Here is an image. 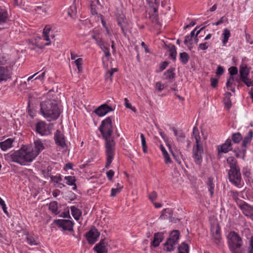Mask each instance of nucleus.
<instances>
[{
    "label": "nucleus",
    "mask_w": 253,
    "mask_h": 253,
    "mask_svg": "<svg viewBox=\"0 0 253 253\" xmlns=\"http://www.w3.org/2000/svg\"><path fill=\"white\" fill-rule=\"evenodd\" d=\"M42 141L38 139L34 141V148L23 146L19 150L15 151L10 155L12 161L22 166L31 163L44 149Z\"/></svg>",
    "instance_id": "1"
},
{
    "label": "nucleus",
    "mask_w": 253,
    "mask_h": 253,
    "mask_svg": "<svg viewBox=\"0 0 253 253\" xmlns=\"http://www.w3.org/2000/svg\"><path fill=\"white\" fill-rule=\"evenodd\" d=\"M99 130L105 140V153L107 157L105 167L108 168L114 159L116 145L114 139L112 137L113 126L111 117H108L102 121Z\"/></svg>",
    "instance_id": "2"
},
{
    "label": "nucleus",
    "mask_w": 253,
    "mask_h": 253,
    "mask_svg": "<svg viewBox=\"0 0 253 253\" xmlns=\"http://www.w3.org/2000/svg\"><path fill=\"white\" fill-rule=\"evenodd\" d=\"M40 111L41 114L49 121L56 120L61 113L57 102L54 99L47 97L40 103Z\"/></svg>",
    "instance_id": "3"
},
{
    "label": "nucleus",
    "mask_w": 253,
    "mask_h": 253,
    "mask_svg": "<svg viewBox=\"0 0 253 253\" xmlns=\"http://www.w3.org/2000/svg\"><path fill=\"white\" fill-rule=\"evenodd\" d=\"M193 135L195 139L196 145L193 147V159L197 165H200L202 162L203 149L201 141V136L198 129L196 127L193 128Z\"/></svg>",
    "instance_id": "4"
},
{
    "label": "nucleus",
    "mask_w": 253,
    "mask_h": 253,
    "mask_svg": "<svg viewBox=\"0 0 253 253\" xmlns=\"http://www.w3.org/2000/svg\"><path fill=\"white\" fill-rule=\"evenodd\" d=\"M227 238L230 251L233 253H241L242 241L239 235L234 231H230Z\"/></svg>",
    "instance_id": "5"
},
{
    "label": "nucleus",
    "mask_w": 253,
    "mask_h": 253,
    "mask_svg": "<svg viewBox=\"0 0 253 253\" xmlns=\"http://www.w3.org/2000/svg\"><path fill=\"white\" fill-rule=\"evenodd\" d=\"M179 234V232L178 230H173L170 233L169 238L164 244L166 251L171 252L174 250V246L178 243Z\"/></svg>",
    "instance_id": "6"
},
{
    "label": "nucleus",
    "mask_w": 253,
    "mask_h": 253,
    "mask_svg": "<svg viewBox=\"0 0 253 253\" xmlns=\"http://www.w3.org/2000/svg\"><path fill=\"white\" fill-rule=\"evenodd\" d=\"M228 177L230 182L238 188L242 187L243 181L242 180L240 169L229 170Z\"/></svg>",
    "instance_id": "7"
},
{
    "label": "nucleus",
    "mask_w": 253,
    "mask_h": 253,
    "mask_svg": "<svg viewBox=\"0 0 253 253\" xmlns=\"http://www.w3.org/2000/svg\"><path fill=\"white\" fill-rule=\"evenodd\" d=\"M250 73V69L245 64H242L239 69L240 76L242 81L247 86H253V81H251L248 78Z\"/></svg>",
    "instance_id": "8"
},
{
    "label": "nucleus",
    "mask_w": 253,
    "mask_h": 253,
    "mask_svg": "<svg viewBox=\"0 0 253 253\" xmlns=\"http://www.w3.org/2000/svg\"><path fill=\"white\" fill-rule=\"evenodd\" d=\"M56 225L63 229V230L71 231L73 230L74 223L68 219H57L55 220Z\"/></svg>",
    "instance_id": "9"
},
{
    "label": "nucleus",
    "mask_w": 253,
    "mask_h": 253,
    "mask_svg": "<svg viewBox=\"0 0 253 253\" xmlns=\"http://www.w3.org/2000/svg\"><path fill=\"white\" fill-rule=\"evenodd\" d=\"M100 233L95 228H91L86 234V237L89 244H93L97 241Z\"/></svg>",
    "instance_id": "10"
},
{
    "label": "nucleus",
    "mask_w": 253,
    "mask_h": 253,
    "mask_svg": "<svg viewBox=\"0 0 253 253\" xmlns=\"http://www.w3.org/2000/svg\"><path fill=\"white\" fill-rule=\"evenodd\" d=\"M54 139L55 144L61 148H64L66 144L65 143V137L61 131L57 130L54 133Z\"/></svg>",
    "instance_id": "11"
},
{
    "label": "nucleus",
    "mask_w": 253,
    "mask_h": 253,
    "mask_svg": "<svg viewBox=\"0 0 253 253\" xmlns=\"http://www.w3.org/2000/svg\"><path fill=\"white\" fill-rule=\"evenodd\" d=\"M114 110L110 106L106 104H104L97 108H96L94 112L99 117H102L105 116L108 113L113 111Z\"/></svg>",
    "instance_id": "12"
},
{
    "label": "nucleus",
    "mask_w": 253,
    "mask_h": 253,
    "mask_svg": "<svg viewBox=\"0 0 253 253\" xmlns=\"http://www.w3.org/2000/svg\"><path fill=\"white\" fill-rule=\"evenodd\" d=\"M211 233L214 239L218 242L221 239L220 228L217 222H215L211 225Z\"/></svg>",
    "instance_id": "13"
},
{
    "label": "nucleus",
    "mask_w": 253,
    "mask_h": 253,
    "mask_svg": "<svg viewBox=\"0 0 253 253\" xmlns=\"http://www.w3.org/2000/svg\"><path fill=\"white\" fill-rule=\"evenodd\" d=\"M242 81L241 77H234V76H230L226 83V86L228 89L231 90L232 92L235 91V86L236 84L240 83Z\"/></svg>",
    "instance_id": "14"
},
{
    "label": "nucleus",
    "mask_w": 253,
    "mask_h": 253,
    "mask_svg": "<svg viewBox=\"0 0 253 253\" xmlns=\"http://www.w3.org/2000/svg\"><path fill=\"white\" fill-rule=\"evenodd\" d=\"M107 246L108 243L105 239H103L95 245L93 250L97 253H106L108 252Z\"/></svg>",
    "instance_id": "15"
},
{
    "label": "nucleus",
    "mask_w": 253,
    "mask_h": 253,
    "mask_svg": "<svg viewBox=\"0 0 253 253\" xmlns=\"http://www.w3.org/2000/svg\"><path fill=\"white\" fill-rule=\"evenodd\" d=\"M36 131L42 136L46 135L49 133V130L46 128L45 123L41 121L36 125Z\"/></svg>",
    "instance_id": "16"
},
{
    "label": "nucleus",
    "mask_w": 253,
    "mask_h": 253,
    "mask_svg": "<svg viewBox=\"0 0 253 253\" xmlns=\"http://www.w3.org/2000/svg\"><path fill=\"white\" fill-rule=\"evenodd\" d=\"M232 149L231 141L229 139H227L225 143L222 145L217 146V151L218 153H226L229 151H231Z\"/></svg>",
    "instance_id": "17"
},
{
    "label": "nucleus",
    "mask_w": 253,
    "mask_h": 253,
    "mask_svg": "<svg viewBox=\"0 0 253 253\" xmlns=\"http://www.w3.org/2000/svg\"><path fill=\"white\" fill-rule=\"evenodd\" d=\"M118 24L121 27L122 31L124 35L126 34L125 29L127 28L128 23L124 14H120L117 17Z\"/></svg>",
    "instance_id": "18"
},
{
    "label": "nucleus",
    "mask_w": 253,
    "mask_h": 253,
    "mask_svg": "<svg viewBox=\"0 0 253 253\" xmlns=\"http://www.w3.org/2000/svg\"><path fill=\"white\" fill-rule=\"evenodd\" d=\"M10 77V73L7 67L0 66V83L7 80Z\"/></svg>",
    "instance_id": "19"
},
{
    "label": "nucleus",
    "mask_w": 253,
    "mask_h": 253,
    "mask_svg": "<svg viewBox=\"0 0 253 253\" xmlns=\"http://www.w3.org/2000/svg\"><path fill=\"white\" fill-rule=\"evenodd\" d=\"M91 38L95 40L98 46L102 45V44L104 42L99 30H93L91 32Z\"/></svg>",
    "instance_id": "20"
},
{
    "label": "nucleus",
    "mask_w": 253,
    "mask_h": 253,
    "mask_svg": "<svg viewBox=\"0 0 253 253\" xmlns=\"http://www.w3.org/2000/svg\"><path fill=\"white\" fill-rule=\"evenodd\" d=\"M51 26L50 25H46L42 32V37L44 40L47 41V42L44 44V45L47 46L51 44V42L49 39V33L51 29Z\"/></svg>",
    "instance_id": "21"
},
{
    "label": "nucleus",
    "mask_w": 253,
    "mask_h": 253,
    "mask_svg": "<svg viewBox=\"0 0 253 253\" xmlns=\"http://www.w3.org/2000/svg\"><path fill=\"white\" fill-rule=\"evenodd\" d=\"M241 209L246 216H249L253 220V206L245 204L241 206Z\"/></svg>",
    "instance_id": "22"
},
{
    "label": "nucleus",
    "mask_w": 253,
    "mask_h": 253,
    "mask_svg": "<svg viewBox=\"0 0 253 253\" xmlns=\"http://www.w3.org/2000/svg\"><path fill=\"white\" fill-rule=\"evenodd\" d=\"M13 142L12 139H7L5 141L0 142V147L3 151H6L12 147Z\"/></svg>",
    "instance_id": "23"
},
{
    "label": "nucleus",
    "mask_w": 253,
    "mask_h": 253,
    "mask_svg": "<svg viewBox=\"0 0 253 253\" xmlns=\"http://www.w3.org/2000/svg\"><path fill=\"white\" fill-rule=\"evenodd\" d=\"M227 162L230 168L229 170H233L240 169L237 165V161L234 158L232 157L228 158L227 159Z\"/></svg>",
    "instance_id": "24"
},
{
    "label": "nucleus",
    "mask_w": 253,
    "mask_h": 253,
    "mask_svg": "<svg viewBox=\"0 0 253 253\" xmlns=\"http://www.w3.org/2000/svg\"><path fill=\"white\" fill-rule=\"evenodd\" d=\"M163 239V235L161 233H157L154 235V240L152 245L154 247H157L159 246L160 243L162 242Z\"/></svg>",
    "instance_id": "25"
},
{
    "label": "nucleus",
    "mask_w": 253,
    "mask_h": 253,
    "mask_svg": "<svg viewBox=\"0 0 253 253\" xmlns=\"http://www.w3.org/2000/svg\"><path fill=\"white\" fill-rule=\"evenodd\" d=\"M26 238L28 243L31 246L38 245L39 244L37 237L34 235L28 234Z\"/></svg>",
    "instance_id": "26"
},
{
    "label": "nucleus",
    "mask_w": 253,
    "mask_h": 253,
    "mask_svg": "<svg viewBox=\"0 0 253 253\" xmlns=\"http://www.w3.org/2000/svg\"><path fill=\"white\" fill-rule=\"evenodd\" d=\"M48 7L43 4L35 6L34 10L39 14H45Z\"/></svg>",
    "instance_id": "27"
},
{
    "label": "nucleus",
    "mask_w": 253,
    "mask_h": 253,
    "mask_svg": "<svg viewBox=\"0 0 253 253\" xmlns=\"http://www.w3.org/2000/svg\"><path fill=\"white\" fill-rule=\"evenodd\" d=\"M170 129L173 131L174 134L175 136H176L178 141L181 142L184 141L185 136L181 130H177L174 127H171Z\"/></svg>",
    "instance_id": "28"
},
{
    "label": "nucleus",
    "mask_w": 253,
    "mask_h": 253,
    "mask_svg": "<svg viewBox=\"0 0 253 253\" xmlns=\"http://www.w3.org/2000/svg\"><path fill=\"white\" fill-rule=\"evenodd\" d=\"M207 187L208 190L210 193L211 196L212 197L214 194V184L213 183V179L211 177L208 178L207 182Z\"/></svg>",
    "instance_id": "29"
},
{
    "label": "nucleus",
    "mask_w": 253,
    "mask_h": 253,
    "mask_svg": "<svg viewBox=\"0 0 253 253\" xmlns=\"http://www.w3.org/2000/svg\"><path fill=\"white\" fill-rule=\"evenodd\" d=\"M64 179L66 180V183L67 184L74 186L73 187V190H76L77 189V186L75 183L76 179L75 176H67L64 177Z\"/></svg>",
    "instance_id": "30"
},
{
    "label": "nucleus",
    "mask_w": 253,
    "mask_h": 253,
    "mask_svg": "<svg viewBox=\"0 0 253 253\" xmlns=\"http://www.w3.org/2000/svg\"><path fill=\"white\" fill-rule=\"evenodd\" d=\"M7 19V12L5 9L0 7V25L5 23Z\"/></svg>",
    "instance_id": "31"
},
{
    "label": "nucleus",
    "mask_w": 253,
    "mask_h": 253,
    "mask_svg": "<svg viewBox=\"0 0 253 253\" xmlns=\"http://www.w3.org/2000/svg\"><path fill=\"white\" fill-rule=\"evenodd\" d=\"M71 211L74 218L77 220H79L82 214L80 210L74 206H72L71 207Z\"/></svg>",
    "instance_id": "32"
},
{
    "label": "nucleus",
    "mask_w": 253,
    "mask_h": 253,
    "mask_svg": "<svg viewBox=\"0 0 253 253\" xmlns=\"http://www.w3.org/2000/svg\"><path fill=\"white\" fill-rule=\"evenodd\" d=\"M253 136V132L252 130H250L248 133L247 135L245 137L243 142L242 147H246L247 144L250 143Z\"/></svg>",
    "instance_id": "33"
},
{
    "label": "nucleus",
    "mask_w": 253,
    "mask_h": 253,
    "mask_svg": "<svg viewBox=\"0 0 253 253\" xmlns=\"http://www.w3.org/2000/svg\"><path fill=\"white\" fill-rule=\"evenodd\" d=\"M160 149L162 152L163 156L165 159V162L166 164H169L171 163V159L170 158L169 155L167 152L164 146L162 145H160Z\"/></svg>",
    "instance_id": "34"
},
{
    "label": "nucleus",
    "mask_w": 253,
    "mask_h": 253,
    "mask_svg": "<svg viewBox=\"0 0 253 253\" xmlns=\"http://www.w3.org/2000/svg\"><path fill=\"white\" fill-rule=\"evenodd\" d=\"M174 69L170 68L166 71L164 74V79L165 80H170L174 78Z\"/></svg>",
    "instance_id": "35"
},
{
    "label": "nucleus",
    "mask_w": 253,
    "mask_h": 253,
    "mask_svg": "<svg viewBox=\"0 0 253 253\" xmlns=\"http://www.w3.org/2000/svg\"><path fill=\"white\" fill-rule=\"evenodd\" d=\"M117 68H112L110 71H108L105 75V80L107 82H112V76L115 72H117Z\"/></svg>",
    "instance_id": "36"
},
{
    "label": "nucleus",
    "mask_w": 253,
    "mask_h": 253,
    "mask_svg": "<svg viewBox=\"0 0 253 253\" xmlns=\"http://www.w3.org/2000/svg\"><path fill=\"white\" fill-rule=\"evenodd\" d=\"M49 210L51 211L53 213L57 214L58 213L57 203L55 201L50 202L49 204Z\"/></svg>",
    "instance_id": "37"
},
{
    "label": "nucleus",
    "mask_w": 253,
    "mask_h": 253,
    "mask_svg": "<svg viewBox=\"0 0 253 253\" xmlns=\"http://www.w3.org/2000/svg\"><path fill=\"white\" fill-rule=\"evenodd\" d=\"M178 253H189L188 245L182 243L178 248Z\"/></svg>",
    "instance_id": "38"
},
{
    "label": "nucleus",
    "mask_w": 253,
    "mask_h": 253,
    "mask_svg": "<svg viewBox=\"0 0 253 253\" xmlns=\"http://www.w3.org/2000/svg\"><path fill=\"white\" fill-rule=\"evenodd\" d=\"M79 10V8L78 9L76 4H74L71 5L68 9V14L71 16L73 17L76 15L78 12V10Z\"/></svg>",
    "instance_id": "39"
},
{
    "label": "nucleus",
    "mask_w": 253,
    "mask_h": 253,
    "mask_svg": "<svg viewBox=\"0 0 253 253\" xmlns=\"http://www.w3.org/2000/svg\"><path fill=\"white\" fill-rule=\"evenodd\" d=\"M230 32L229 30L225 29L223 30L222 34L223 39L222 40V43L225 44L227 42L229 37H230Z\"/></svg>",
    "instance_id": "40"
},
{
    "label": "nucleus",
    "mask_w": 253,
    "mask_h": 253,
    "mask_svg": "<svg viewBox=\"0 0 253 253\" xmlns=\"http://www.w3.org/2000/svg\"><path fill=\"white\" fill-rule=\"evenodd\" d=\"M179 56L180 60L182 64H186L188 62L189 60V55L187 53L185 52H181L180 53Z\"/></svg>",
    "instance_id": "41"
},
{
    "label": "nucleus",
    "mask_w": 253,
    "mask_h": 253,
    "mask_svg": "<svg viewBox=\"0 0 253 253\" xmlns=\"http://www.w3.org/2000/svg\"><path fill=\"white\" fill-rule=\"evenodd\" d=\"M169 52L170 57L173 60H175L176 57V50L175 46L174 45H171L169 47Z\"/></svg>",
    "instance_id": "42"
},
{
    "label": "nucleus",
    "mask_w": 253,
    "mask_h": 253,
    "mask_svg": "<svg viewBox=\"0 0 253 253\" xmlns=\"http://www.w3.org/2000/svg\"><path fill=\"white\" fill-rule=\"evenodd\" d=\"M99 46L102 49L106 57H109L111 55V53L109 51V46L106 45L104 42L102 44V45H99Z\"/></svg>",
    "instance_id": "43"
},
{
    "label": "nucleus",
    "mask_w": 253,
    "mask_h": 253,
    "mask_svg": "<svg viewBox=\"0 0 253 253\" xmlns=\"http://www.w3.org/2000/svg\"><path fill=\"white\" fill-rule=\"evenodd\" d=\"M236 153V156L237 157L239 158H242V159H244V157L245 156V154L246 152V150L245 149V147H243L242 149L239 151H235Z\"/></svg>",
    "instance_id": "44"
},
{
    "label": "nucleus",
    "mask_w": 253,
    "mask_h": 253,
    "mask_svg": "<svg viewBox=\"0 0 253 253\" xmlns=\"http://www.w3.org/2000/svg\"><path fill=\"white\" fill-rule=\"evenodd\" d=\"M232 138L234 142L236 143H239L242 138V136L240 133H236L233 134L232 135Z\"/></svg>",
    "instance_id": "45"
},
{
    "label": "nucleus",
    "mask_w": 253,
    "mask_h": 253,
    "mask_svg": "<svg viewBox=\"0 0 253 253\" xmlns=\"http://www.w3.org/2000/svg\"><path fill=\"white\" fill-rule=\"evenodd\" d=\"M122 188L123 186H120L119 187H117L116 188H112L111 189V196L113 197L116 196L118 194L120 193Z\"/></svg>",
    "instance_id": "46"
},
{
    "label": "nucleus",
    "mask_w": 253,
    "mask_h": 253,
    "mask_svg": "<svg viewBox=\"0 0 253 253\" xmlns=\"http://www.w3.org/2000/svg\"><path fill=\"white\" fill-rule=\"evenodd\" d=\"M51 180L57 184L60 183V181L62 180V177L60 175H55V176H51L50 177Z\"/></svg>",
    "instance_id": "47"
},
{
    "label": "nucleus",
    "mask_w": 253,
    "mask_h": 253,
    "mask_svg": "<svg viewBox=\"0 0 253 253\" xmlns=\"http://www.w3.org/2000/svg\"><path fill=\"white\" fill-rule=\"evenodd\" d=\"M149 18L153 23L158 22V15L157 13H153L150 15Z\"/></svg>",
    "instance_id": "48"
},
{
    "label": "nucleus",
    "mask_w": 253,
    "mask_h": 253,
    "mask_svg": "<svg viewBox=\"0 0 253 253\" xmlns=\"http://www.w3.org/2000/svg\"><path fill=\"white\" fill-rule=\"evenodd\" d=\"M230 76L236 75L238 73V69L236 67H231L228 69Z\"/></svg>",
    "instance_id": "49"
},
{
    "label": "nucleus",
    "mask_w": 253,
    "mask_h": 253,
    "mask_svg": "<svg viewBox=\"0 0 253 253\" xmlns=\"http://www.w3.org/2000/svg\"><path fill=\"white\" fill-rule=\"evenodd\" d=\"M125 106L127 108L130 109L132 111L135 112V111H136L135 108L133 107H132L131 104L128 102V100L127 99V98H125Z\"/></svg>",
    "instance_id": "50"
},
{
    "label": "nucleus",
    "mask_w": 253,
    "mask_h": 253,
    "mask_svg": "<svg viewBox=\"0 0 253 253\" xmlns=\"http://www.w3.org/2000/svg\"><path fill=\"white\" fill-rule=\"evenodd\" d=\"M156 88L159 91H162L164 88V85L161 82H158L156 84Z\"/></svg>",
    "instance_id": "51"
},
{
    "label": "nucleus",
    "mask_w": 253,
    "mask_h": 253,
    "mask_svg": "<svg viewBox=\"0 0 253 253\" xmlns=\"http://www.w3.org/2000/svg\"><path fill=\"white\" fill-rule=\"evenodd\" d=\"M157 197V194L155 191H153L149 194V198L152 202L156 199Z\"/></svg>",
    "instance_id": "52"
},
{
    "label": "nucleus",
    "mask_w": 253,
    "mask_h": 253,
    "mask_svg": "<svg viewBox=\"0 0 253 253\" xmlns=\"http://www.w3.org/2000/svg\"><path fill=\"white\" fill-rule=\"evenodd\" d=\"M224 103L225 107L228 110L229 109L232 105L231 102L229 98H225L224 100Z\"/></svg>",
    "instance_id": "53"
},
{
    "label": "nucleus",
    "mask_w": 253,
    "mask_h": 253,
    "mask_svg": "<svg viewBox=\"0 0 253 253\" xmlns=\"http://www.w3.org/2000/svg\"><path fill=\"white\" fill-rule=\"evenodd\" d=\"M203 29V28H201L198 30L197 28H195V29L191 32V38L195 35L197 37Z\"/></svg>",
    "instance_id": "54"
},
{
    "label": "nucleus",
    "mask_w": 253,
    "mask_h": 253,
    "mask_svg": "<svg viewBox=\"0 0 253 253\" xmlns=\"http://www.w3.org/2000/svg\"><path fill=\"white\" fill-rule=\"evenodd\" d=\"M106 174L108 179L111 180L112 179V178L114 175V171L113 170L111 169L109 170L108 172H107Z\"/></svg>",
    "instance_id": "55"
},
{
    "label": "nucleus",
    "mask_w": 253,
    "mask_h": 253,
    "mask_svg": "<svg viewBox=\"0 0 253 253\" xmlns=\"http://www.w3.org/2000/svg\"><path fill=\"white\" fill-rule=\"evenodd\" d=\"M217 83H218V80L217 79L213 78L211 79V85L213 87H215L217 86Z\"/></svg>",
    "instance_id": "56"
},
{
    "label": "nucleus",
    "mask_w": 253,
    "mask_h": 253,
    "mask_svg": "<svg viewBox=\"0 0 253 253\" xmlns=\"http://www.w3.org/2000/svg\"><path fill=\"white\" fill-rule=\"evenodd\" d=\"M184 44L188 47V48H190V37L189 36H186L184 37Z\"/></svg>",
    "instance_id": "57"
},
{
    "label": "nucleus",
    "mask_w": 253,
    "mask_h": 253,
    "mask_svg": "<svg viewBox=\"0 0 253 253\" xmlns=\"http://www.w3.org/2000/svg\"><path fill=\"white\" fill-rule=\"evenodd\" d=\"M223 72H224V69H223V67L220 66H218L216 71V75L218 76H220L223 73Z\"/></svg>",
    "instance_id": "58"
},
{
    "label": "nucleus",
    "mask_w": 253,
    "mask_h": 253,
    "mask_svg": "<svg viewBox=\"0 0 253 253\" xmlns=\"http://www.w3.org/2000/svg\"><path fill=\"white\" fill-rule=\"evenodd\" d=\"M209 47V45L207 42L200 43L199 44V48L201 50H206Z\"/></svg>",
    "instance_id": "59"
},
{
    "label": "nucleus",
    "mask_w": 253,
    "mask_h": 253,
    "mask_svg": "<svg viewBox=\"0 0 253 253\" xmlns=\"http://www.w3.org/2000/svg\"><path fill=\"white\" fill-rule=\"evenodd\" d=\"M83 62V60L82 58H79L77 59H76L74 63H75L76 66H80L82 65Z\"/></svg>",
    "instance_id": "60"
},
{
    "label": "nucleus",
    "mask_w": 253,
    "mask_h": 253,
    "mask_svg": "<svg viewBox=\"0 0 253 253\" xmlns=\"http://www.w3.org/2000/svg\"><path fill=\"white\" fill-rule=\"evenodd\" d=\"M242 171L243 174L244 176L247 177H249L250 176V172L247 168H244Z\"/></svg>",
    "instance_id": "61"
},
{
    "label": "nucleus",
    "mask_w": 253,
    "mask_h": 253,
    "mask_svg": "<svg viewBox=\"0 0 253 253\" xmlns=\"http://www.w3.org/2000/svg\"><path fill=\"white\" fill-rule=\"evenodd\" d=\"M140 138L142 146H145L147 145L144 135L143 133H140Z\"/></svg>",
    "instance_id": "62"
},
{
    "label": "nucleus",
    "mask_w": 253,
    "mask_h": 253,
    "mask_svg": "<svg viewBox=\"0 0 253 253\" xmlns=\"http://www.w3.org/2000/svg\"><path fill=\"white\" fill-rule=\"evenodd\" d=\"M168 62H167V61H165L164 62H163L161 65H160V69L161 71H163L164 70V69H165L166 68V67L168 66Z\"/></svg>",
    "instance_id": "63"
},
{
    "label": "nucleus",
    "mask_w": 253,
    "mask_h": 253,
    "mask_svg": "<svg viewBox=\"0 0 253 253\" xmlns=\"http://www.w3.org/2000/svg\"><path fill=\"white\" fill-rule=\"evenodd\" d=\"M90 11L93 15H95L97 14V11L95 9V6L92 5V4H90Z\"/></svg>",
    "instance_id": "64"
}]
</instances>
